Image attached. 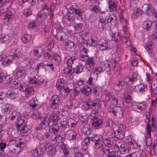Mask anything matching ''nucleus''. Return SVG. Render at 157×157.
Returning a JSON list of instances; mask_svg holds the SVG:
<instances>
[{"instance_id":"f257e3e1","label":"nucleus","mask_w":157,"mask_h":157,"mask_svg":"<svg viewBox=\"0 0 157 157\" xmlns=\"http://www.w3.org/2000/svg\"><path fill=\"white\" fill-rule=\"evenodd\" d=\"M156 25L157 24L155 21L147 20L143 22L142 27L144 30L150 33H152L156 30Z\"/></svg>"},{"instance_id":"f03ea898","label":"nucleus","mask_w":157,"mask_h":157,"mask_svg":"<svg viewBox=\"0 0 157 157\" xmlns=\"http://www.w3.org/2000/svg\"><path fill=\"white\" fill-rule=\"evenodd\" d=\"M60 102L59 98L57 95H54L52 96L49 101V105L53 109H56Z\"/></svg>"},{"instance_id":"7ed1b4c3","label":"nucleus","mask_w":157,"mask_h":157,"mask_svg":"<svg viewBox=\"0 0 157 157\" xmlns=\"http://www.w3.org/2000/svg\"><path fill=\"white\" fill-rule=\"evenodd\" d=\"M107 16L102 15L101 17L99 19L98 24V29L99 31H103L105 29L106 23Z\"/></svg>"},{"instance_id":"20e7f679","label":"nucleus","mask_w":157,"mask_h":157,"mask_svg":"<svg viewBox=\"0 0 157 157\" xmlns=\"http://www.w3.org/2000/svg\"><path fill=\"white\" fill-rule=\"evenodd\" d=\"M145 107L144 103L134 102L132 105V108L136 111L139 112L144 109Z\"/></svg>"},{"instance_id":"39448f33","label":"nucleus","mask_w":157,"mask_h":157,"mask_svg":"<svg viewBox=\"0 0 157 157\" xmlns=\"http://www.w3.org/2000/svg\"><path fill=\"white\" fill-rule=\"evenodd\" d=\"M112 113L117 118L120 119L123 115L122 108L120 106L114 107L113 109Z\"/></svg>"},{"instance_id":"423d86ee","label":"nucleus","mask_w":157,"mask_h":157,"mask_svg":"<svg viewBox=\"0 0 157 157\" xmlns=\"http://www.w3.org/2000/svg\"><path fill=\"white\" fill-rule=\"evenodd\" d=\"M86 67L87 69L90 70L94 68L95 65L94 58L89 57L87 58Z\"/></svg>"},{"instance_id":"0eeeda50","label":"nucleus","mask_w":157,"mask_h":157,"mask_svg":"<svg viewBox=\"0 0 157 157\" xmlns=\"http://www.w3.org/2000/svg\"><path fill=\"white\" fill-rule=\"evenodd\" d=\"M100 50L103 51L108 49V44L107 41L104 39H100L98 42Z\"/></svg>"},{"instance_id":"6e6552de","label":"nucleus","mask_w":157,"mask_h":157,"mask_svg":"<svg viewBox=\"0 0 157 157\" xmlns=\"http://www.w3.org/2000/svg\"><path fill=\"white\" fill-rule=\"evenodd\" d=\"M127 84V82L124 80L115 82L114 85V87L115 90L120 91L124 87V85Z\"/></svg>"},{"instance_id":"1a4fd4ad","label":"nucleus","mask_w":157,"mask_h":157,"mask_svg":"<svg viewBox=\"0 0 157 157\" xmlns=\"http://www.w3.org/2000/svg\"><path fill=\"white\" fill-rule=\"evenodd\" d=\"M143 11L147 15H149L152 14L154 12V8L151 6L147 4L144 5L142 7Z\"/></svg>"},{"instance_id":"9d476101","label":"nucleus","mask_w":157,"mask_h":157,"mask_svg":"<svg viewBox=\"0 0 157 157\" xmlns=\"http://www.w3.org/2000/svg\"><path fill=\"white\" fill-rule=\"evenodd\" d=\"M13 79L9 75H6L3 73H0V83L4 82L5 83H9Z\"/></svg>"},{"instance_id":"9b49d317","label":"nucleus","mask_w":157,"mask_h":157,"mask_svg":"<svg viewBox=\"0 0 157 157\" xmlns=\"http://www.w3.org/2000/svg\"><path fill=\"white\" fill-rule=\"evenodd\" d=\"M108 7L111 11H116L117 8V2L116 0H109L108 2Z\"/></svg>"},{"instance_id":"f8f14e48","label":"nucleus","mask_w":157,"mask_h":157,"mask_svg":"<svg viewBox=\"0 0 157 157\" xmlns=\"http://www.w3.org/2000/svg\"><path fill=\"white\" fill-rule=\"evenodd\" d=\"M45 121H48L49 123L52 121V124L57 123L58 121V115L56 114L52 113L45 118Z\"/></svg>"},{"instance_id":"ddd939ff","label":"nucleus","mask_w":157,"mask_h":157,"mask_svg":"<svg viewBox=\"0 0 157 157\" xmlns=\"http://www.w3.org/2000/svg\"><path fill=\"white\" fill-rule=\"evenodd\" d=\"M25 117L24 116H21L19 113V115H18V116L16 119V122L17 123V128L18 129L20 130L21 126L23 125V124L25 123V120L24 119Z\"/></svg>"},{"instance_id":"4468645a","label":"nucleus","mask_w":157,"mask_h":157,"mask_svg":"<svg viewBox=\"0 0 157 157\" xmlns=\"http://www.w3.org/2000/svg\"><path fill=\"white\" fill-rule=\"evenodd\" d=\"M77 134L74 131L70 129L68 130L65 134L66 137L68 139H75Z\"/></svg>"},{"instance_id":"2eb2a0df","label":"nucleus","mask_w":157,"mask_h":157,"mask_svg":"<svg viewBox=\"0 0 157 157\" xmlns=\"http://www.w3.org/2000/svg\"><path fill=\"white\" fill-rule=\"evenodd\" d=\"M14 74L19 77H22L25 74V71L24 67L21 66L18 67L16 70L13 72Z\"/></svg>"},{"instance_id":"dca6fc26","label":"nucleus","mask_w":157,"mask_h":157,"mask_svg":"<svg viewBox=\"0 0 157 157\" xmlns=\"http://www.w3.org/2000/svg\"><path fill=\"white\" fill-rule=\"evenodd\" d=\"M44 50L41 47H37L35 48L33 51L34 55L37 57H40L44 53Z\"/></svg>"},{"instance_id":"f3484780","label":"nucleus","mask_w":157,"mask_h":157,"mask_svg":"<svg viewBox=\"0 0 157 157\" xmlns=\"http://www.w3.org/2000/svg\"><path fill=\"white\" fill-rule=\"evenodd\" d=\"M46 82L45 80L40 76L38 77L36 80L33 81V82L36 86H45Z\"/></svg>"},{"instance_id":"a211bd4d","label":"nucleus","mask_w":157,"mask_h":157,"mask_svg":"<svg viewBox=\"0 0 157 157\" xmlns=\"http://www.w3.org/2000/svg\"><path fill=\"white\" fill-rule=\"evenodd\" d=\"M9 85L12 88L17 89L21 86V82L17 79H13Z\"/></svg>"},{"instance_id":"6ab92c4d","label":"nucleus","mask_w":157,"mask_h":157,"mask_svg":"<svg viewBox=\"0 0 157 157\" xmlns=\"http://www.w3.org/2000/svg\"><path fill=\"white\" fill-rule=\"evenodd\" d=\"M114 136L117 139L121 140L125 137L124 132L122 130L117 129L115 132Z\"/></svg>"},{"instance_id":"aec40b11","label":"nucleus","mask_w":157,"mask_h":157,"mask_svg":"<svg viewBox=\"0 0 157 157\" xmlns=\"http://www.w3.org/2000/svg\"><path fill=\"white\" fill-rule=\"evenodd\" d=\"M112 40L116 42H119L120 43H123V39L121 38V36H120L119 33H113L112 35Z\"/></svg>"},{"instance_id":"412c9836","label":"nucleus","mask_w":157,"mask_h":157,"mask_svg":"<svg viewBox=\"0 0 157 157\" xmlns=\"http://www.w3.org/2000/svg\"><path fill=\"white\" fill-rule=\"evenodd\" d=\"M119 152L123 155L128 153L129 152V148L128 146L124 143L121 144L120 146Z\"/></svg>"},{"instance_id":"4be33fe9","label":"nucleus","mask_w":157,"mask_h":157,"mask_svg":"<svg viewBox=\"0 0 157 157\" xmlns=\"http://www.w3.org/2000/svg\"><path fill=\"white\" fill-rule=\"evenodd\" d=\"M9 144H10L9 143ZM8 147L10 151L14 154L18 153L21 151L19 147H16L14 144H9L8 145Z\"/></svg>"},{"instance_id":"5701e85b","label":"nucleus","mask_w":157,"mask_h":157,"mask_svg":"<svg viewBox=\"0 0 157 157\" xmlns=\"http://www.w3.org/2000/svg\"><path fill=\"white\" fill-rule=\"evenodd\" d=\"M92 125L95 127L100 126L102 123L101 119L98 118L97 116H93L92 120Z\"/></svg>"},{"instance_id":"b1692460","label":"nucleus","mask_w":157,"mask_h":157,"mask_svg":"<svg viewBox=\"0 0 157 157\" xmlns=\"http://www.w3.org/2000/svg\"><path fill=\"white\" fill-rule=\"evenodd\" d=\"M101 102L98 99L94 100L91 109L93 110L98 111L101 107Z\"/></svg>"},{"instance_id":"393cba45","label":"nucleus","mask_w":157,"mask_h":157,"mask_svg":"<svg viewBox=\"0 0 157 157\" xmlns=\"http://www.w3.org/2000/svg\"><path fill=\"white\" fill-rule=\"evenodd\" d=\"M49 130L50 132L55 134L58 133L59 129V126L58 124L55 123L54 124H52L51 125V128H49Z\"/></svg>"},{"instance_id":"a878e982","label":"nucleus","mask_w":157,"mask_h":157,"mask_svg":"<svg viewBox=\"0 0 157 157\" xmlns=\"http://www.w3.org/2000/svg\"><path fill=\"white\" fill-rule=\"evenodd\" d=\"M66 36L65 33L61 31H59L55 35V38L57 40L60 41H63L65 39Z\"/></svg>"},{"instance_id":"bb28decb","label":"nucleus","mask_w":157,"mask_h":157,"mask_svg":"<svg viewBox=\"0 0 157 157\" xmlns=\"http://www.w3.org/2000/svg\"><path fill=\"white\" fill-rule=\"evenodd\" d=\"M80 57L81 58L82 60L86 61L87 58L88 57L87 49L85 48H83L80 52Z\"/></svg>"},{"instance_id":"cd10ccee","label":"nucleus","mask_w":157,"mask_h":157,"mask_svg":"<svg viewBox=\"0 0 157 157\" xmlns=\"http://www.w3.org/2000/svg\"><path fill=\"white\" fill-rule=\"evenodd\" d=\"M90 126L87 124H84L82 126V131L87 136L91 134Z\"/></svg>"},{"instance_id":"c85d7f7f","label":"nucleus","mask_w":157,"mask_h":157,"mask_svg":"<svg viewBox=\"0 0 157 157\" xmlns=\"http://www.w3.org/2000/svg\"><path fill=\"white\" fill-rule=\"evenodd\" d=\"M91 87L87 85L84 86L81 90L82 93L86 95H88L91 94Z\"/></svg>"},{"instance_id":"c756f323","label":"nucleus","mask_w":157,"mask_h":157,"mask_svg":"<svg viewBox=\"0 0 157 157\" xmlns=\"http://www.w3.org/2000/svg\"><path fill=\"white\" fill-rule=\"evenodd\" d=\"M45 151L48 154H51L52 153V146L49 143H45L44 146Z\"/></svg>"},{"instance_id":"7c9ffc66","label":"nucleus","mask_w":157,"mask_h":157,"mask_svg":"<svg viewBox=\"0 0 157 157\" xmlns=\"http://www.w3.org/2000/svg\"><path fill=\"white\" fill-rule=\"evenodd\" d=\"M12 108V105L9 103L4 104L2 106V109L5 113L11 111Z\"/></svg>"},{"instance_id":"2f4dec72","label":"nucleus","mask_w":157,"mask_h":157,"mask_svg":"<svg viewBox=\"0 0 157 157\" xmlns=\"http://www.w3.org/2000/svg\"><path fill=\"white\" fill-rule=\"evenodd\" d=\"M84 66L82 63H80L77 65L75 68L73 69V71L76 74L80 73L83 70Z\"/></svg>"},{"instance_id":"473e14b6","label":"nucleus","mask_w":157,"mask_h":157,"mask_svg":"<svg viewBox=\"0 0 157 157\" xmlns=\"http://www.w3.org/2000/svg\"><path fill=\"white\" fill-rule=\"evenodd\" d=\"M75 44L71 40H68L65 44V47L67 50L70 51L74 48Z\"/></svg>"},{"instance_id":"72a5a7b5","label":"nucleus","mask_w":157,"mask_h":157,"mask_svg":"<svg viewBox=\"0 0 157 157\" xmlns=\"http://www.w3.org/2000/svg\"><path fill=\"white\" fill-rule=\"evenodd\" d=\"M151 89L154 94L157 95V81H152L151 85Z\"/></svg>"},{"instance_id":"f704fd0d","label":"nucleus","mask_w":157,"mask_h":157,"mask_svg":"<svg viewBox=\"0 0 157 157\" xmlns=\"http://www.w3.org/2000/svg\"><path fill=\"white\" fill-rule=\"evenodd\" d=\"M32 39L31 36L27 34L23 36L21 39L22 42L25 43H27L29 42Z\"/></svg>"},{"instance_id":"c9c22d12","label":"nucleus","mask_w":157,"mask_h":157,"mask_svg":"<svg viewBox=\"0 0 157 157\" xmlns=\"http://www.w3.org/2000/svg\"><path fill=\"white\" fill-rule=\"evenodd\" d=\"M14 56H6L4 60L5 64H6V65L11 64L14 59Z\"/></svg>"},{"instance_id":"e433bc0d","label":"nucleus","mask_w":157,"mask_h":157,"mask_svg":"<svg viewBox=\"0 0 157 157\" xmlns=\"http://www.w3.org/2000/svg\"><path fill=\"white\" fill-rule=\"evenodd\" d=\"M56 86L59 89L61 90V89H63L65 86V84L64 83V81L63 79H60L59 80L56 84Z\"/></svg>"},{"instance_id":"4c0bfd02","label":"nucleus","mask_w":157,"mask_h":157,"mask_svg":"<svg viewBox=\"0 0 157 157\" xmlns=\"http://www.w3.org/2000/svg\"><path fill=\"white\" fill-rule=\"evenodd\" d=\"M101 151H102L104 154L108 156V155L110 153V147L107 146L105 144H104L101 149Z\"/></svg>"},{"instance_id":"58836bf2","label":"nucleus","mask_w":157,"mask_h":157,"mask_svg":"<svg viewBox=\"0 0 157 157\" xmlns=\"http://www.w3.org/2000/svg\"><path fill=\"white\" fill-rule=\"evenodd\" d=\"M6 96L7 94L5 92H0V104H3L6 102Z\"/></svg>"},{"instance_id":"ea45409f","label":"nucleus","mask_w":157,"mask_h":157,"mask_svg":"<svg viewBox=\"0 0 157 157\" xmlns=\"http://www.w3.org/2000/svg\"><path fill=\"white\" fill-rule=\"evenodd\" d=\"M116 19V17L115 15H110L108 18H107L108 23L111 24L112 25H114L115 24V21Z\"/></svg>"},{"instance_id":"a19ab883","label":"nucleus","mask_w":157,"mask_h":157,"mask_svg":"<svg viewBox=\"0 0 157 157\" xmlns=\"http://www.w3.org/2000/svg\"><path fill=\"white\" fill-rule=\"evenodd\" d=\"M26 122L25 123L23 124V125L22 126V127L21 128V131L23 133H27L29 132V131L30 130L31 127L30 126H27Z\"/></svg>"},{"instance_id":"79ce46f5","label":"nucleus","mask_w":157,"mask_h":157,"mask_svg":"<svg viewBox=\"0 0 157 157\" xmlns=\"http://www.w3.org/2000/svg\"><path fill=\"white\" fill-rule=\"evenodd\" d=\"M93 103V101L90 98L87 99L86 101L85 108L88 110L91 109Z\"/></svg>"},{"instance_id":"37998d69","label":"nucleus","mask_w":157,"mask_h":157,"mask_svg":"<svg viewBox=\"0 0 157 157\" xmlns=\"http://www.w3.org/2000/svg\"><path fill=\"white\" fill-rule=\"evenodd\" d=\"M137 87H138V91L141 93H143L144 91L147 90V86L143 84H140Z\"/></svg>"},{"instance_id":"c03bdc74","label":"nucleus","mask_w":157,"mask_h":157,"mask_svg":"<svg viewBox=\"0 0 157 157\" xmlns=\"http://www.w3.org/2000/svg\"><path fill=\"white\" fill-rule=\"evenodd\" d=\"M9 39V36L7 34H2L0 36V42L4 43Z\"/></svg>"},{"instance_id":"a18cd8bd","label":"nucleus","mask_w":157,"mask_h":157,"mask_svg":"<svg viewBox=\"0 0 157 157\" xmlns=\"http://www.w3.org/2000/svg\"><path fill=\"white\" fill-rule=\"evenodd\" d=\"M38 100L37 99H34L33 101L30 104V105L33 109H36L39 108Z\"/></svg>"},{"instance_id":"49530a36","label":"nucleus","mask_w":157,"mask_h":157,"mask_svg":"<svg viewBox=\"0 0 157 157\" xmlns=\"http://www.w3.org/2000/svg\"><path fill=\"white\" fill-rule=\"evenodd\" d=\"M136 74L133 72L131 73L130 75L129 76V81L131 82L132 83L136 81L137 79L136 78Z\"/></svg>"},{"instance_id":"de8ad7c7","label":"nucleus","mask_w":157,"mask_h":157,"mask_svg":"<svg viewBox=\"0 0 157 157\" xmlns=\"http://www.w3.org/2000/svg\"><path fill=\"white\" fill-rule=\"evenodd\" d=\"M121 68L118 65H115L113 67V71L114 74L116 76H118L120 73Z\"/></svg>"},{"instance_id":"09e8293b","label":"nucleus","mask_w":157,"mask_h":157,"mask_svg":"<svg viewBox=\"0 0 157 157\" xmlns=\"http://www.w3.org/2000/svg\"><path fill=\"white\" fill-rule=\"evenodd\" d=\"M48 121H45V118L44 120L42 121L40 124V127L42 129H45L47 128L48 129V126L49 125V123Z\"/></svg>"},{"instance_id":"8fccbe9b","label":"nucleus","mask_w":157,"mask_h":157,"mask_svg":"<svg viewBox=\"0 0 157 157\" xmlns=\"http://www.w3.org/2000/svg\"><path fill=\"white\" fill-rule=\"evenodd\" d=\"M14 143H15V144L14 145L16 146V147H19L21 151L23 150L24 147L21 146V145H24V143L21 141L20 140H17L16 139H15V141Z\"/></svg>"},{"instance_id":"3c124183","label":"nucleus","mask_w":157,"mask_h":157,"mask_svg":"<svg viewBox=\"0 0 157 157\" xmlns=\"http://www.w3.org/2000/svg\"><path fill=\"white\" fill-rule=\"evenodd\" d=\"M105 69L104 67L103 68L100 67H96L94 70V73H95L97 75L102 72Z\"/></svg>"},{"instance_id":"603ef678","label":"nucleus","mask_w":157,"mask_h":157,"mask_svg":"<svg viewBox=\"0 0 157 157\" xmlns=\"http://www.w3.org/2000/svg\"><path fill=\"white\" fill-rule=\"evenodd\" d=\"M154 44L151 42H148L146 44V49L147 51H149V53L151 52V50L154 47Z\"/></svg>"},{"instance_id":"864d4df0","label":"nucleus","mask_w":157,"mask_h":157,"mask_svg":"<svg viewBox=\"0 0 157 157\" xmlns=\"http://www.w3.org/2000/svg\"><path fill=\"white\" fill-rule=\"evenodd\" d=\"M64 18L69 21H74L75 18L74 16L70 13L67 14L65 15Z\"/></svg>"},{"instance_id":"5fc2aeb1","label":"nucleus","mask_w":157,"mask_h":157,"mask_svg":"<svg viewBox=\"0 0 157 157\" xmlns=\"http://www.w3.org/2000/svg\"><path fill=\"white\" fill-rule=\"evenodd\" d=\"M75 59L76 58L75 56L70 57V58L67 61V66L69 67H72V64L73 63V62Z\"/></svg>"},{"instance_id":"6e6d98bb","label":"nucleus","mask_w":157,"mask_h":157,"mask_svg":"<svg viewBox=\"0 0 157 157\" xmlns=\"http://www.w3.org/2000/svg\"><path fill=\"white\" fill-rule=\"evenodd\" d=\"M18 115H19V112L16 111H13L10 114V118L11 120H13L17 118Z\"/></svg>"},{"instance_id":"4d7b16f0","label":"nucleus","mask_w":157,"mask_h":157,"mask_svg":"<svg viewBox=\"0 0 157 157\" xmlns=\"http://www.w3.org/2000/svg\"><path fill=\"white\" fill-rule=\"evenodd\" d=\"M121 43H117L116 45L115 46L116 52L117 54L118 55H120L122 51Z\"/></svg>"},{"instance_id":"13d9d810","label":"nucleus","mask_w":157,"mask_h":157,"mask_svg":"<svg viewBox=\"0 0 157 157\" xmlns=\"http://www.w3.org/2000/svg\"><path fill=\"white\" fill-rule=\"evenodd\" d=\"M36 21L35 20H33L28 24L27 27L30 29H33L36 27Z\"/></svg>"},{"instance_id":"bf43d9fd","label":"nucleus","mask_w":157,"mask_h":157,"mask_svg":"<svg viewBox=\"0 0 157 157\" xmlns=\"http://www.w3.org/2000/svg\"><path fill=\"white\" fill-rule=\"evenodd\" d=\"M77 19L81 21H84L86 19V17L84 12L79 15H77Z\"/></svg>"},{"instance_id":"052dcab7","label":"nucleus","mask_w":157,"mask_h":157,"mask_svg":"<svg viewBox=\"0 0 157 157\" xmlns=\"http://www.w3.org/2000/svg\"><path fill=\"white\" fill-rule=\"evenodd\" d=\"M21 50L20 48H17L15 50L14 52V55L15 58H18L21 57Z\"/></svg>"},{"instance_id":"680f3d73","label":"nucleus","mask_w":157,"mask_h":157,"mask_svg":"<svg viewBox=\"0 0 157 157\" xmlns=\"http://www.w3.org/2000/svg\"><path fill=\"white\" fill-rule=\"evenodd\" d=\"M33 87H27L26 89V91L25 94V96L28 97L31 96V94L33 90Z\"/></svg>"},{"instance_id":"e2e57ef3","label":"nucleus","mask_w":157,"mask_h":157,"mask_svg":"<svg viewBox=\"0 0 157 157\" xmlns=\"http://www.w3.org/2000/svg\"><path fill=\"white\" fill-rule=\"evenodd\" d=\"M32 12L30 9L28 8L25 10L24 11V16L26 17H28L31 15Z\"/></svg>"},{"instance_id":"0e129e2a","label":"nucleus","mask_w":157,"mask_h":157,"mask_svg":"<svg viewBox=\"0 0 157 157\" xmlns=\"http://www.w3.org/2000/svg\"><path fill=\"white\" fill-rule=\"evenodd\" d=\"M87 43H89L90 46L95 47L97 46V41L92 38L89 39Z\"/></svg>"},{"instance_id":"69168bd1","label":"nucleus","mask_w":157,"mask_h":157,"mask_svg":"<svg viewBox=\"0 0 157 157\" xmlns=\"http://www.w3.org/2000/svg\"><path fill=\"white\" fill-rule=\"evenodd\" d=\"M104 144L101 143V142L100 141V142H98L94 143V147L96 149H99L100 148L101 149Z\"/></svg>"},{"instance_id":"338daca9","label":"nucleus","mask_w":157,"mask_h":157,"mask_svg":"<svg viewBox=\"0 0 157 157\" xmlns=\"http://www.w3.org/2000/svg\"><path fill=\"white\" fill-rule=\"evenodd\" d=\"M13 14V13H10V14H9V13L6 14L4 17V19L6 20H7L8 22L10 21V20L12 19Z\"/></svg>"},{"instance_id":"774afa93","label":"nucleus","mask_w":157,"mask_h":157,"mask_svg":"<svg viewBox=\"0 0 157 157\" xmlns=\"http://www.w3.org/2000/svg\"><path fill=\"white\" fill-rule=\"evenodd\" d=\"M74 157H84L85 154L79 151L75 152V149L76 148H74Z\"/></svg>"}]
</instances>
